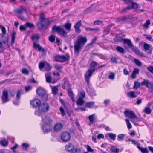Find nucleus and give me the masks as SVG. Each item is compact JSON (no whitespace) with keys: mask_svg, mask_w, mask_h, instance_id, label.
Returning a JSON list of instances; mask_svg holds the SVG:
<instances>
[{"mask_svg":"<svg viewBox=\"0 0 153 153\" xmlns=\"http://www.w3.org/2000/svg\"><path fill=\"white\" fill-rule=\"evenodd\" d=\"M87 41V39L86 37H83L81 36H78L74 44V52L76 53H79Z\"/></svg>","mask_w":153,"mask_h":153,"instance_id":"1","label":"nucleus"},{"mask_svg":"<svg viewBox=\"0 0 153 153\" xmlns=\"http://www.w3.org/2000/svg\"><path fill=\"white\" fill-rule=\"evenodd\" d=\"M42 121L43 123L42 126L43 130L44 132L47 133L51 130L50 125L52 121L49 117L45 116L44 118L42 117Z\"/></svg>","mask_w":153,"mask_h":153,"instance_id":"2","label":"nucleus"},{"mask_svg":"<svg viewBox=\"0 0 153 153\" xmlns=\"http://www.w3.org/2000/svg\"><path fill=\"white\" fill-rule=\"evenodd\" d=\"M49 108V105L48 104L42 103L39 106L38 110L35 112V114L38 116H41L43 113L48 111Z\"/></svg>","mask_w":153,"mask_h":153,"instance_id":"3","label":"nucleus"},{"mask_svg":"<svg viewBox=\"0 0 153 153\" xmlns=\"http://www.w3.org/2000/svg\"><path fill=\"white\" fill-rule=\"evenodd\" d=\"M52 30L53 32H56L64 37H66L67 36V32L60 26H57L56 25H54L52 28Z\"/></svg>","mask_w":153,"mask_h":153,"instance_id":"4","label":"nucleus"},{"mask_svg":"<svg viewBox=\"0 0 153 153\" xmlns=\"http://www.w3.org/2000/svg\"><path fill=\"white\" fill-rule=\"evenodd\" d=\"M40 18L41 21L38 23L37 26L39 28L42 29L45 27V25L47 21L45 19V15L43 14H41Z\"/></svg>","mask_w":153,"mask_h":153,"instance_id":"5","label":"nucleus"},{"mask_svg":"<svg viewBox=\"0 0 153 153\" xmlns=\"http://www.w3.org/2000/svg\"><path fill=\"white\" fill-rule=\"evenodd\" d=\"M61 138L63 142H67L70 139L71 135L70 133L67 132H63L61 134Z\"/></svg>","mask_w":153,"mask_h":153,"instance_id":"6","label":"nucleus"},{"mask_svg":"<svg viewBox=\"0 0 153 153\" xmlns=\"http://www.w3.org/2000/svg\"><path fill=\"white\" fill-rule=\"evenodd\" d=\"M95 70V68H91L86 73L85 75V80L88 84L89 83V79L92 76L93 72Z\"/></svg>","mask_w":153,"mask_h":153,"instance_id":"7","label":"nucleus"},{"mask_svg":"<svg viewBox=\"0 0 153 153\" xmlns=\"http://www.w3.org/2000/svg\"><path fill=\"white\" fill-rule=\"evenodd\" d=\"M55 60L58 62H64L68 60L69 57L67 55H58L55 57Z\"/></svg>","mask_w":153,"mask_h":153,"instance_id":"8","label":"nucleus"},{"mask_svg":"<svg viewBox=\"0 0 153 153\" xmlns=\"http://www.w3.org/2000/svg\"><path fill=\"white\" fill-rule=\"evenodd\" d=\"M124 114L125 116L131 119H133L135 117V115L134 111L129 110H126Z\"/></svg>","mask_w":153,"mask_h":153,"instance_id":"9","label":"nucleus"},{"mask_svg":"<svg viewBox=\"0 0 153 153\" xmlns=\"http://www.w3.org/2000/svg\"><path fill=\"white\" fill-rule=\"evenodd\" d=\"M1 99L3 103H6L9 101L8 95L7 91L5 90L3 91Z\"/></svg>","mask_w":153,"mask_h":153,"instance_id":"10","label":"nucleus"},{"mask_svg":"<svg viewBox=\"0 0 153 153\" xmlns=\"http://www.w3.org/2000/svg\"><path fill=\"white\" fill-rule=\"evenodd\" d=\"M124 43L127 44L128 46L133 50L136 47L134 46L133 45L131 41L128 39H123L122 40Z\"/></svg>","mask_w":153,"mask_h":153,"instance_id":"11","label":"nucleus"},{"mask_svg":"<svg viewBox=\"0 0 153 153\" xmlns=\"http://www.w3.org/2000/svg\"><path fill=\"white\" fill-rule=\"evenodd\" d=\"M30 104L31 105L36 107H39L41 104L40 100L38 99H34L31 100L30 101Z\"/></svg>","mask_w":153,"mask_h":153,"instance_id":"12","label":"nucleus"},{"mask_svg":"<svg viewBox=\"0 0 153 153\" xmlns=\"http://www.w3.org/2000/svg\"><path fill=\"white\" fill-rule=\"evenodd\" d=\"M141 85L142 86L146 85L147 88H152L153 86V85L152 83L145 79L144 80L143 82H141Z\"/></svg>","mask_w":153,"mask_h":153,"instance_id":"13","label":"nucleus"},{"mask_svg":"<svg viewBox=\"0 0 153 153\" xmlns=\"http://www.w3.org/2000/svg\"><path fill=\"white\" fill-rule=\"evenodd\" d=\"M81 22L80 20L74 26V27L75 29V31L77 33H80L81 32V30L79 29L80 27L81 26Z\"/></svg>","mask_w":153,"mask_h":153,"instance_id":"14","label":"nucleus"},{"mask_svg":"<svg viewBox=\"0 0 153 153\" xmlns=\"http://www.w3.org/2000/svg\"><path fill=\"white\" fill-rule=\"evenodd\" d=\"M114 25L113 24H111L108 25L106 28H104L103 31L104 35H106L110 33L111 28Z\"/></svg>","mask_w":153,"mask_h":153,"instance_id":"15","label":"nucleus"},{"mask_svg":"<svg viewBox=\"0 0 153 153\" xmlns=\"http://www.w3.org/2000/svg\"><path fill=\"white\" fill-rule=\"evenodd\" d=\"M63 126L62 124L60 123H56L54 127V129L55 131H59L62 129Z\"/></svg>","mask_w":153,"mask_h":153,"instance_id":"16","label":"nucleus"},{"mask_svg":"<svg viewBox=\"0 0 153 153\" xmlns=\"http://www.w3.org/2000/svg\"><path fill=\"white\" fill-rule=\"evenodd\" d=\"M74 145L71 143H68L65 146L66 150L68 151H72L74 149Z\"/></svg>","mask_w":153,"mask_h":153,"instance_id":"17","label":"nucleus"},{"mask_svg":"<svg viewBox=\"0 0 153 153\" xmlns=\"http://www.w3.org/2000/svg\"><path fill=\"white\" fill-rule=\"evenodd\" d=\"M127 96L130 98H136L137 96L134 92L131 91L128 93L127 94Z\"/></svg>","mask_w":153,"mask_h":153,"instance_id":"18","label":"nucleus"},{"mask_svg":"<svg viewBox=\"0 0 153 153\" xmlns=\"http://www.w3.org/2000/svg\"><path fill=\"white\" fill-rule=\"evenodd\" d=\"M97 117L95 114L89 115L88 116L89 120L90 123H92L97 119Z\"/></svg>","mask_w":153,"mask_h":153,"instance_id":"19","label":"nucleus"},{"mask_svg":"<svg viewBox=\"0 0 153 153\" xmlns=\"http://www.w3.org/2000/svg\"><path fill=\"white\" fill-rule=\"evenodd\" d=\"M23 11H25L26 12H27V9L25 7H21L17 9L16 11V12L18 14V15H19L21 14Z\"/></svg>","mask_w":153,"mask_h":153,"instance_id":"20","label":"nucleus"},{"mask_svg":"<svg viewBox=\"0 0 153 153\" xmlns=\"http://www.w3.org/2000/svg\"><path fill=\"white\" fill-rule=\"evenodd\" d=\"M36 92L40 96H42L45 93V90L40 87L36 90Z\"/></svg>","mask_w":153,"mask_h":153,"instance_id":"21","label":"nucleus"},{"mask_svg":"<svg viewBox=\"0 0 153 153\" xmlns=\"http://www.w3.org/2000/svg\"><path fill=\"white\" fill-rule=\"evenodd\" d=\"M139 72V70L137 68H135L134 69L131 75V77L132 78L135 79L136 78V74H138Z\"/></svg>","mask_w":153,"mask_h":153,"instance_id":"22","label":"nucleus"},{"mask_svg":"<svg viewBox=\"0 0 153 153\" xmlns=\"http://www.w3.org/2000/svg\"><path fill=\"white\" fill-rule=\"evenodd\" d=\"M33 47L35 48H38L39 51H41L42 52H44L45 51L44 48H42L39 45L36 43H33Z\"/></svg>","mask_w":153,"mask_h":153,"instance_id":"23","label":"nucleus"},{"mask_svg":"<svg viewBox=\"0 0 153 153\" xmlns=\"http://www.w3.org/2000/svg\"><path fill=\"white\" fill-rule=\"evenodd\" d=\"M131 121L132 122L135 126L138 125L137 122L140 121V120L135 115V117L132 119Z\"/></svg>","mask_w":153,"mask_h":153,"instance_id":"24","label":"nucleus"},{"mask_svg":"<svg viewBox=\"0 0 153 153\" xmlns=\"http://www.w3.org/2000/svg\"><path fill=\"white\" fill-rule=\"evenodd\" d=\"M132 51L137 53L140 56L142 57L143 56V53L142 52H141L140 50L136 47Z\"/></svg>","mask_w":153,"mask_h":153,"instance_id":"25","label":"nucleus"},{"mask_svg":"<svg viewBox=\"0 0 153 153\" xmlns=\"http://www.w3.org/2000/svg\"><path fill=\"white\" fill-rule=\"evenodd\" d=\"M143 112L147 114H149L151 113L152 110L149 107H146L143 110Z\"/></svg>","mask_w":153,"mask_h":153,"instance_id":"26","label":"nucleus"},{"mask_svg":"<svg viewBox=\"0 0 153 153\" xmlns=\"http://www.w3.org/2000/svg\"><path fill=\"white\" fill-rule=\"evenodd\" d=\"M68 93L69 96H70L72 100L73 101H74L75 100L74 98V94L73 91L70 89L68 90Z\"/></svg>","mask_w":153,"mask_h":153,"instance_id":"27","label":"nucleus"},{"mask_svg":"<svg viewBox=\"0 0 153 153\" xmlns=\"http://www.w3.org/2000/svg\"><path fill=\"white\" fill-rule=\"evenodd\" d=\"M46 81L47 82L50 83L51 82V77L49 73H47L45 74Z\"/></svg>","mask_w":153,"mask_h":153,"instance_id":"28","label":"nucleus"},{"mask_svg":"<svg viewBox=\"0 0 153 153\" xmlns=\"http://www.w3.org/2000/svg\"><path fill=\"white\" fill-rule=\"evenodd\" d=\"M69 82L66 79H64V82L62 88L63 89H65L69 87Z\"/></svg>","mask_w":153,"mask_h":153,"instance_id":"29","label":"nucleus"},{"mask_svg":"<svg viewBox=\"0 0 153 153\" xmlns=\"http://www.w3.org/2000/svg\"><path fill=\"white\" fill-rule=\"evenodd\" d=\"M125 121L126 122V123L127 125L128 128V129H130L132 128V125L129 122V120L128 119H125Z\"/></svg>","mask_w":153,"mask_h":153,"instance_id":"30","label":"nucleus"},{"mask_svg":"<svg viewBox=\"0 0 153 153\" xmlns=\"http://www.w3.org/2000/svg\"><path fill=\"white\" fill-rule=\"evenodd\" d=\"M141 83L135 81L134 82V85L133 86V88L134 89H137L140 87Z\"/></svg>","mask_w":153,"mask_h":153,"instance_id":"31","label":"nucleus"},{"mask_svg":"<svg viewBox=\"0 0 153 153\" xmlns=\"http://www.w3.org/2000/svg\"><path fill=\"white\" fill-rule=\"evenodd\" d=\"M116 50L122 53H124L125 51L123 48L120 46H117L116 48Z\"/></svg>","mask_w":153,"mask_h":153,"instance_id":"32","label":"nucleus"},{"mask_svg":"<svg viewBox=\"0 0 153 153\" xmlns=\"http://www.w3.org/2000/svg\"><path fill=\"white\" fill-rule=\"evenodd\" d=\"M84 102V101L82 98H79L77 100V104L79 105H82Z\"/></svg>","mask_w":153,"mask_h":153,"instance_id":"33","label":"nucleus"},{"mask_svg":"<svg viewBox=\"0 0 153 153\" xmlns=\"http://www.w3.org/2000/svg\"><path fill=\"white\" fill-rule=\"evenodd\" d=\"M126 19L125 17H122L117 19V21L121 23H123L125 22Z\"/></svg>","mask_w":153,"mask_h":153,"instance_id":"34","label":"nucleus"},{"mask_svg":"<svg viewBox=\"0 0 153 153\" xmlns=\"http://www.w3.org/2000/svg\"><path fill=\"white\" fill-rule=\"evenodd\" d=\"M109 137L110 138L113 140H115L116 135L115 134L110 133L108 134Z\"/></svg>","mask_w":153,"mask_h":153,"instance_id":"35","label":"nucleus"},{"mask_svg":"<svg viewBox=\"0 0 153 153\" xmlns=\"http://www.w3.org/2000/svg\"><path fill=\"white\" fill-rule=\"evenodd\" d=\"M8 141L6 140L5 139H4L0 142V144L4 146H6L8 145Z\"/></svg>","mask_w":153,"mask_h":153,"instance_id":"36","label":"nucleus"},{"mask_svg":"<svg viewBox=\"0 0 153 153\" xmlns=\"http://www.w3.org/2000/svg\"><path fill=\"white\" fill-rule=\"evenodd\" d=\"M150 24V21L149 20H147L144 24H143L142 26L145 28H147Z\"/></svg>","mask_w":153,"mask_h":153,"instance_id":"37","label":"nucleus"},{"mask_svg":"<svg viewBox=\"0 0 153 153\" xmlns=\"http://www.w3.org/2000/svg\"><path fill=\"white\" fill-rule=\"evenodd\" d=\"M54 68L57 70L61 72V71L62 69V67L57 64H55L54 65Z\"/></svg>","mask_w":153,"mask_h":153,"instance_id":"38","label":"nucleus"},{"mask_svg":"<svg viewBox=\"0 0 153 153\" xmlns=\"http://www.w3.org/2000/svg\"><path fill=\"white\" fill-rule=\"evenodd\" d=\"M52 92L54 95L56 94L58 91V88L57 86H54L52 87Z\"/></svg>","mask_w":153,"mask_h":153,"instance_id":"39","label":"nucleus"},{"mask_svg":"<svg viewBox=\"0 0 153 153\" xmlns=\"http://www.w3.org/2000/svg\"><path fill=\"white\" fill-rule=\"evenodd\" d=\"M65 29L68 30L69 31L71 30V24L70 23H67L65 25Z\"/></svg>","mask_w":153,"mask_h":153,"instance_id":"40","label":"nucleus"},{"mask_svg":"<svg viewBox=\"0 0 153 153\" xmlns=\"http://www.w3.org/2000/svg\"><path fill=\"white\" fill-rule=\"evenodd\" d=\"M111 150L112 152L115 153H118L119 152V149L117 148H116L114 146H112L111 148Z\"/></svg>","mask_w":153,"mask_h":153,"instance_id":"41","label":"nucleus"},{"mask_svg":"<svg viewBox=\"0 0 153 153\" xmlns=\"http://www.w3.org/2000/svg\"><path fill=\"white\" fill-rule=\"evenodd\" d=\"M81 150L79 148H76L74 149L71 153H81Z\"/></svg>","mask_w":153,"mask_h":153,"instance_id":"42","label":"nucleus"},{"mask_svg":"<svg viewBox=\"0 0 153 153\" xmlns=\"http://www.w3.org/2000/svg\"><path fill=\"white\" fill-rule=\"evenodd\" d=\"M134 62L136 65L138 66H141L142 65V62L138 59H134Z\"/></svg>","mask_w":153,"mask_h":153,"instance_id":"43","label":"nucleus"},{"mask_svg":"<svg viewBox=\"0 0 153 153\" xmlns=\"http://www.w3.org/2000/svg\"><path fill=\"white\" fill-rule=\"evenodd\" d=\"M144 48L145 50V51H146L148 50L150 48V45L146 43H144L143 44Z\"/></svg>","mask_w":153,"mask_h":153,"instance_id":"44","label":"nucleus"},{"mask_svg":"<svg viewBox=\"0 0 153 153\" xmlns=\"http://www.w3.org/2000/svg\"><path fill=\"white\" fill-rule=\"evenodd\" d=\"M97 38L96 37H95L92 40V41L88 45L86 46V47H89L91 46L92 45L94 44L95 43V42L96 41V40Z\"/></svg>","mask_w":153,"mask_h":153,"instance_id":"45","label":"nucleus"},{"mask_svg":"<svg viewBox=\"0 0 153 153\" xmlns=\"http://www.w3.org/2000/svg\"><path fill=\"white\" fill-rule=\"evenodd\" d=\"M94 104V102H90L87 103L86 104V106L87 107L91 108V107Z\"/></svg>","mask_w":153,"mask_h":153,"instance_id":"46","label":"nucleus"},{"mask_svg":"<svg viewBox=\"0 0 153 153\" xmlns=\"http://www.w3.org/2000/svg\"><path fill=\"white\" fill-rule=\"evenodd\" d=\"M45 68L47 70L49 71L52 68V67L50 66L49 63L46 62L45 64Z\"/></svg>","mask_w":153,"mask_h":153,"instance_id":"47","label":"nucleus"},{"mask_svg":"<svg viewBox=\"0 0 153 153\" xmlns=\"http://www.w3.org/2000/svg\"><path fill=\"white\" fill-rule=\"evenodd\" d=\"M109 79L111 80H114L115 78V74L113 72H111L108 75Z\"/></svg>","mask_w":153,"mask_h":153,"instance_id":"48","label":"nucleus"},{"mask_svg":"<svg viewBox=\"0 0 153 153\" xmlns=\"http://www.w3.org/2000/svg\"><path fill=\"white\" fill-rule=\"evenodd\" d=\"M123 39H122L120 37H117V36L114 39V40L115 42H119L121 41H122V40Z\"/></svg>","mask_w":153,"mask_h":153,"instance_id":"49","label":"nucleus"},{"mask_svg":"<svg viewBox=\"0 0 153 153\" xmlns=\"http://www.w3.org/2000/svg\"><path fill=\"white\" fill-rule=\"evenodd\" d=\"M45 64L43 62H40L39 63V68L40 70L42 69L44 67H45Z\"/></svg>","mask_w":153,"mask_h":153,"instance_id":"50","label":"nucleus"},{"mask_svg":"<svg viewBox=\"0 0 153 153\" xmlns=\"http://www.w3.org/2000/svg\"><path fill=\"white\" fill-rule=\"evenodd\" d=\"M42 99L44 101H46L48 99V96L45 93L42 96Z\"/></svg>","mask_w":153,"mask_h":153,"instance_id":"51","label":"nucleus"},{"mask_svg":"<svg viewBox=\"0 0 153 153\" xmlns=\"http://www.w3.org/2000/svg\"><path fill=\"white\" fill-rule=\"evenodd\" d=\"M25 25L26 27H29L30 28H32L34 26L33 24L29 22L26 23Z\"/></svg>","mask_w":153,"mask_h":153,"instance_id":"52","label":"nucleus"},{"mask_svg":"<svg viewBox=\"0 0 153 153\" xmlns=\"http://www.w3.org/2000/svg\"><path fill=\"white\" fill-rule=\"evenodd\" d=\"M94 25H102V22L100 20H97L94 21Z\"/></svg>","mask_w":153,"mask_h":153,"instance_id":"53","label":"nucleus"},{"mask_svg":"<svg viewBox=\"0 0 153 153\" xmlns=\"http://www.w3.org/2000/svg\"><path fill=\"white\" fill-rule=\"evenodd\" d=\"M117 137L120 139V140L122 141L124 139V135L123 134H119L117 136Z\"/></svg>","mask_w":153,"mask_h":153,"instance_id":"54","label":"nucleus"},{"mask_svg":"<svg viewBox=\"0 0 153 153\" xmlns=\"http://www.w3.org/2000/svg\"><path fill=\"white\" fill-rule=\"evenodd\" d=\"M22 94V91H21L19 90L17 91L16 94V97L18 99H19L20 97V96Z\"/></svg>","mask_w":153,"mask_h":153,"instance_id":"55","label":"nucleus"},{"mask_svg":"<svg viewBox=\"0 0 153 153\" xmlns=\"http://www.w3.org/2000/svg\"><path fill=\"white\" fill-rule=\"evenodd\" d=\"M142 153H147L148 151L147 148H141V149L140 150Z\"/></svg>","mask_w":153,"mask_h":153,"instance_id":"56","label":"nucleus"},{"mask_svg":"<svg viewBox=\"0 0 153 153\" xmlns=\"http://www.w3.org/2000/svg\"><path fill=\"white\" fill-rule=\"evenodd\" d=\"M0 27L1 28L3 33V34H5L6 33V30L5 27L1 25H0Z\"/></svg>","mask_w":153,"mask_h":153,"instance_id":"57","label":"nucleus"},{"mask_svg":"<svg viewBox=\"0 0 153 153\" xmlns=\"http://www.w3.org/2000/svg\"><path fill=\"white\" fill-rule=\"evenodd\" d=\"M16 34V33L15 32H13L12 35V40L11 42L13 43L14 42L15 39V35Z\"/></svg>","mask_w":153,"mask_h":153,"instance_id":"58","label":"nucleus"},{"mask_svg":"<svg viewBox=\"0 0 153 153\" xmlns=\"http://www.w3.org/2000/svg\"><path fill=\"white\" fill-rule=\"evenodd\" d=\"M87 150L88 152L93 153L94 152L93 149L89 145L87 146Z\"/></svg>","mask_w":153,"mask_h":153,"instance_id":"59","label":"nucleus"},{"mask_svg":"<svg viewBox=\"0 0 153 153\" xmlns=\"http://www.w3.org/2000/svg\"><path fill=\"white\" fill-rule=\"evenodd\" d=\"M49 39L51 42H53L55 41V38L53 36L51 35L49 37Z\"/></svg>","mask_w":153,"mask_h":153,"instance_id":"60","label":"nucleus"},{"mask_svg":"<svg viewBox=\"0 0 153 153\" xmlns=\"http://www.w3.org/2000/svg\"><path fill=\"white\" fill-rule=\"evenodd\" d=\"M85 93L84 92H81L79 96V98H84L85 97Z\"/></svg>","mask_w":153,"mask_h":153,"instance_id":"61","label":"nucleus"},{"mask_svg":"<svg viewBox=\"0 0 153 153\" xmlns=\"http://www.w3.org/2000/svg\"><path fill=\"white\" fill-rule=\"evenodd\" d=\"M59 110L62 114V116H64L65 115V113L63 108L62 107H60L59 108Z\"/></svg>","mask_w":153,"mask_h":153,"instance_id":"62","label":"nucleus"},{"mask_svg":"<svg viewBox=\"0 0 153 153\" xmlns=\"http://www.w3.org/2000/svg\"><path fill=\"white\" fill-rule=\"evenodd\" d=\"M32 39L37 40L39 39V37L38 36L36 35H34L32 36L31 37Z\"/></svg>","mask_w":153,"mask_h":153,"instance_id":"63","label":"nucleus"},{"mask_svg":"<svg viewBox=\"0 0 153 153\" xmlns=\"http://www.w3.org/2000/svg\"><path fill=\"white\" fill-rule=\"evenodd\" d=\"M26 27L25 24L24 25H21L20 27V29L21 31L25 30L26 29Z\"/></svg>","mask_w":153,"mask_h":153,"instance_id":"64","label":"nucleus"}]
</instances>
